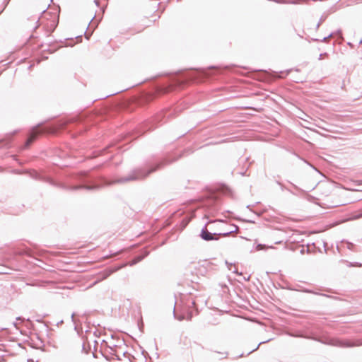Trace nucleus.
<instances>
[{"label": "nucleus", "instance_id": "obj_2", "mask_svg": "<svg viewBox=\"0 0 362 362\" xmlns=\"http://www.w3.org/2000/svg\"><path fill=\"white\" fill-rule=\"evenodd\" d=\"M41 134V132L38 128H35L31 132L28 139L26 141V146L30 145L36 139L37 137Z\"/></svg>", "mask_w": 362, "mask_h": 362}, {"label": "nucleus", "instance_id": "obj_8", "mask_svg": "<svg viewBox=\"0 0 362 362\" xmlns=\"http://www.w3.org/2000/svg\"><path fill=\"white\" fill-rule=\"evenodd\" d=\"M337 205L331 206V207H336Z\"/></svg>", "mask_w": 362, "mask_h": 362}, {"label": "nucleus", "instance_id": "obj_6", "mask_svg": "<svg viewBox=\"0 0 362 362\" xmlns=\"http://www.w3.org/2000/svg\"><path fill=\"white\" fill-rule=\"evenodd\" d=\"M187 320H191L192 319V315H189L187 317Z\"/></svg>", "mask_w": 362, "mask_h": 362}, {"label": "nucleus", "instance_id": "obj_1", "mask_svg": "<svg viewBox=\"0 0 362 362\" xmlns=\"http://www.w3.org/2000/svg\"><path fill=\"white\" fill-rule=\"evenodd\" d=\"M329 344L332 346H337L341 347H352L356 346H360L362 344V342H353L349 340H341L339 339H332Z\"/></svg>", "mask_w": 362, "mask_h": 362}, {"label": "nucleus", "instance_id": "obj_7", "mask_svg": "<svg viewBox=\"0 0 362 362\" xmlns=\"http://www.w3.org/2000/svg\"><path fill=\"white\" fill-rule=\"evenodd\" d=\"M178 319H179L180 320H183V317H179Z\"/></svg>", "mask_w": 362, "mask_h": 362}, {"label": "nucleus", "instance_id": "obj_5", "mask_svg": "<svg viewBox=\"0 0 362 362\" xmlns=\"http://www.w3.org/2000/svg\"><path fill=\"white\" fill-rule=\"evenodd\" d=\"M355 217H356V218H362V209H360L358 211H357V213H356V214Z\"/></svg>", "mask_w": 362, "mask_h": 362}, {"label": "nucleus", "instance_id": "obj_3", "mask_svg": "<svg viewBox=\"0 0 362 362\" xmlns=\"http://www.w3.org/2000/svg\"><path fill=\"white\" fill-rule=\"evenodd\" d=\"M201 236L205 240H211L214 239L213 234L209 233L206 229L202 230Z\"/></svg>", "mask_w": 362, "mask_h": 362}, {"label": "nucleus", "instance_id": "obj_4", "mask_svg": "<svg viewBox=\"0 0 362 362\" xmlns=\"http://www.w3.org/2000/svg\"><path fill=\"white\" fill-rule=\"evenodd\" d=\"M267 248H273V247H267L265 245H262V244H258L257 246H256V250H265V249H267Z\"/></svg>", "mask_w": 362, "mask_h": 362}]
</instances>
